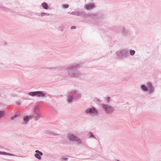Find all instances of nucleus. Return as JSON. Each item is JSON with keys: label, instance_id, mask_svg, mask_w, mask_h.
<instances>
[{"label": "nucleus", "instance_id": "obj_33", "mask_svg": "<svg viewBox=\"0 0 161 161\" xmlns=\"http://www.w3.org/2000/svg\"><path fill=\"white\" fill-rule=\"evenodd\" d=\"M6 150L7 151H10V149H9L8 148H6Z\"/></svg>", "mask_w": 161, "mask_h": 161}, {"label": "nucleus", "instance_id": "obj_14", "mask_svg": "<svg viewBox=\"0 0 161 161\" xmlns=\"http://www.w3.org/2000/svg\"><path fill=\"white\" fill-rule=\"evenodd\" d=\"M29 117L28 115H25L23 117V124L24 125H26L27 124L29 121Z\"/></svg>", "mask_w": 161, "mask_h": 161}, {"label": "nucleus", "instance_id": "obj_25", "mask_svg": "<svg viewBox=\"0 0 161 161\" xmlns=\"http://www.w3.org/2000/svg\"><path fill=\"white\" fill-rule=\"evenodd\" d=\"M111 100L110 97H106V100L107 103H109Z\"/></svg>", "mask_w": 161, "mask_h": 161}, {"label": "nucleus", "instance_id": "obj_5", "mask_svg": "<svg viewBox=\"0 0 161 161\" xmlns=\"http://www.w3.org/2000/svg\"><path fill=\"white\" fill-rule=\"evenodd\" d=\"M62 76L66 77H76L81 75L80 71H62Z\"/></svg>", "mask_w": 161, "mask_h": 161}, {"label": "nucleus", "instance_id": "obj_17", "mask_svg": "<svg viewBox=\"0 0 161 161\" xmlns=\"http://www.w3.org/2000/svg\"><path fill=\"white\" fill-rule=\"evenodd\" d=\"M41 6L42 8L45 9H48L49 8V6L47 3L46 2H43L41 4Z\"/></svg>", "mask_w": 161, "mask_h": 161}, {"label": "nucleus", "instance_id": "obj_9", "mask_svg": "<svg viewBox=\"0 0 161 161\" xmlns=\"http://www.w3.org/2000/svg\"><path fill=\"white\" fill-rule=\"evenodd\" d=\"M117 56L120 58L124 56L126 57L129 55L128 52L126 49H123L120 51H117L116 52Z\"/></svg>", "mask_w": 161, "mask_h": 161}, {"label": "nucleus", "instance_id": "obj_19", "mask_svg": "<svg viewBox=\"0 0 161 161\" xmlns=\"http://www.w3.org/2000/svg\"><path fill=\"white\" fill-rule=\"evenodd\" d=\"M130 54L131 56L134 55L135 53V51L134 50L130 49L129 51Z\"/></svg>", "mask_w": 161, "mask_h": 161}, {"label": "nucleus", "instance_id": "obj_18", "mask_svg": "<svg viewBox=\"0 0 161 161\" xmlns=\"http://www.w3.org/2000/svg\"><path fill=\"white\" fill-rule=\"evenodd\" d=\"M45 134H50L53 136H55L57 135L56 134L53 132V131L50 130H48L46 131V132H45Z\"/></svg>", "mask_w": 161, "mask_h": 161}, {"label": "nucleus", "instance_id": "obj_29", "mask_svg": "<svg viewBox=\"0 0 161 161\" xmlns=\"http://www.w3.org/2000/svg\"><path fill=\"white\" fill-rule=\"evenodd\" d=\"M16 104L19 105H21V103L19 101H17L16 102Z\"/></svg>", "mask_w": 161, "mask_h": 161}, {"label": "nucleus", "instance_id": "obj_11", "mask_svg": "<svg viewBox=\"0 0 161 161\" xmlns=\"http://www.w3.org/2000/svg\"><path fill=\"white\" fill-rule=\"evenodd\" d=\"M85 113L87 114H91L95 115L98 114V111L94 107H92L90 108H88L85 111Z\"/></svg>", "mask_w": 161, "mask_h": 161}, {"label": "nucleus", "instance_id": "obj_22", "mask_svg": "<svg viewBox=\"0 0 161 161\" xmlns=\"http://www.w3.org/2000/svg\"><path fill=\"white\" fill-rule=\"evenodd\" d=\"M4 115V112L3 111H0V118Z\"/></svg>", "mask_w": 161, "mask_h": 161}, {"label": "nucleus", "instance_id": "obj_34", "mask_svg": "<svg viewBox=\"0 0 161 161\" xmlns=\"http://www.w3.org/2000/svg\"><path fill=\"white\" fill-rule=\"evenodd\" d=\"M4 44L5 45H6L7 44V43L6 42H5V43H4Z\"/></svg>", "mask_w": 161, "mask_h": 161}, {"label": "nucleus", "instance_id": "obj_8", "mask_svg": "<svg viewBox=\"0 0 161 161\" xmlns=\"http://www.w3.org/2000/svg\"><path fill=\"white\" fill-rule=\"evenodd\" d=\"M68 138L70 141L76 142L79 144L81 143V139L73 134H69L68 135Z\"/></svg>", "mask_w": 161, "mask_h": 161}, {"label": "nucleus", "instance_id": "obj_21", "mask_svg": "<svg viewBox=\"0 0 161 161\" xmlns=\"http://www.w3.org/2000/svg\"><path fill=\"white\" fill-rule=\"evenodd\" d=\"M2 10L4 11H7V12H8L10 11L9 9L8 8H7L5 7L4 6L3 7Z\"/></svg>", "mask_w": 161, "mask_h": 161}, {"label": "nucleus", "instance_id": "obj_2", "mask_svg": "<svg viewBox=\"0 0 161 161\" xmlns=\"http://www.w3.org/2000/svg\"><path fill=\"white\" fill-rule=\"evenodd\" d=\"M71 14L78 16H80L83 18H86L87 17H92V18L95 19H97V14H87L86 12L82 11H73L71 13Z\"/></svg>", "mask_w": 161, "mask_h": 161}, {"label": "nucleus", "instance_id": "obj_24", "mask_svg": "<svg viewBox=\"0 0 161 161\" xmlns=\"http://www.w3.org/2000/svg\"><path fill=\"white\" fill-rule=\"evenodd\" d=\"M69 7V5L68 4H64L62 5V7L64 8H67Z\"/></svg>", "mask_w": 161, "mask_h": 161}, {"label": "nucleus", "instance_id": "obj_26", "mask_svg": "<svg viewBox=\"0 0 161 161\" xmlns=\"http://www.w3.org/2000/svg\"><path fill=\"white\" fill-rule=\"evenodd\" d=\"M89 137H94V135L92 132H90L89 133Z\"/></svg>", "mask_w": 161, "mask_h": 161}, {"label": "nucleus", "instance_id": "obj_20", "mask_svg": "<svg viewBox=\"0 0 161 161\" xmlns=\"http://www.w3.org/2000/svg\"><path fill=\"white\" fill-rule=\"evenodd\" d=\"M50 14L42 12L41 13V16H48Z\"/></svg>", "mask_w": 161, "mask_h": 161}, {"label": "nucleus", "instance_id": "obj_36", "mask_svg": "<svg viewBox=\"0 0 161 161\" xmlns=\"http://www.w3.org/2000/svg\"><path fill=\"white\" fill-rule=\"evenodd\" d=\"M116 161H120V160H116Z\"/></svg>", "mask_w": 161, "mask_h": 161}, {"label": "nucleus", "instance_id": "obj_15", "mask_svg": "<svg viewBox=\"0 0 161 161\" xmlns=\"http://www.w3.org/2000/svg\"><path fill=\"white\" fill-rule=\"evenodd\" d=\"M0 155H6L10 156H17V155L5 152L0 151Z\"/></svg>", "mask_w": 161, "mask_h": 161}, {"label": "nucleus", "instance_id": "obj_3", "mask_svg": "<svg viewBox=\"0 0 161 161\" xmlns=\"http://www.w3.org/2000/svg\"><path fill=\"white\" fill-rule=\"evenodd\" d=\"M67 101L69 103H72L74 99H78L81 97V93L76 90H71L68 92Z\"/></svg>", "mask_w": 161, "mask_h": 161}, {"label": "nucleus", "instance_id": "obj_13", "mask_svg": "<svg viewBox=\"0 0 161 161\" xmlns=\"http://www.w3.org/2000/svg\"><path fill=\"white\" fill-rule=\"evenodd\" d=\"M96 7L95 4L94 3H90L85 5V7L86 9L89 10L93 9Z\"/></svg>", "mask_w": 161, "mask_h": 161}, {"label": "nucleus", "instance_id": "obj_23", "mask_svg": "<svg viewBox=\"0 0 161 161\" xmlns=\"http://www.w3.org/2000/svg\"><path fill=\"white\" fill-rule=\"evenodd\" d=\"M18 117V115L17 114H15L14 116H12L11 118V120H14L15 119L17 118Z\"/></svg>", "mask_w": 161, "mask_h": 161}, {"label": "nucleus", "instance_id": "obj_10", "mask_svg": "<svg viewBox=\"0 0 161 161\" xmlns=\"http://www.w3.org/2000/svg\"><path fill=\"white\" fill-rule=\"evenodd\" d=\"M39 110V107L37 106H36L34 109V112L36 115L34 117V120L35 121L38 120L41 116Z\"/></svg>", "mask_w": 161, "mask_h": 161}, {"label": "nucleus", "instance_id": "obj_7", "mask_svg": "<svg viewBox=\"0 0 161 161\" xmlns=\"http://www.w3.org/2000/svg\"><path fill=\"white\" fill-rule=\"evenodd\" d=\"M28 94L31 96H36L38 97H46V94L42 91H37L30 92Z\"/></svg>", "mask_w": 161, "mask_h": 161}, {"label": "nucleus", "instance_id": "obj_31", "mask_svg": "<svg viewBox=\"0 0 161 161\" xmlns=\"http://www.w3.org/2000/svg\"><path fill=\"white\" fill-rule=\"evenodd\" d=\"M97 101L98 102H101V100L100 99H97Z\"/></svg>", "mask_w": 161, "mask_h": 161}, {"label": "nucleus", "instance_id": "obj_37", "mask_svg": "<svg viewBox=\"0 0 161 161\" xmlns=\"http://www.w3.org/2000/svg\"><path fill=\"white\" fill-rule=\"evenodd\" d=\"M63 31V29H62L61 31Z\"/></svg>", "mask_w": 161, "mask_h": 161}, {"label": "nucleus", "instance_id": "obj_12", "mask_svg": "<svg viewBox=\"0 0 161 161\" xmlns=\"http://www.w3.org/2000/svg\"><path fill=\"white\" fill-rule=\"evenodd\" d=\"M35 152L36 153L34 154L35 157L37 159L41 160V156L43 155L42 152L38 150H36Z\"/></svg>", "mask_w": 161, "mask_h": 161}, {"label": "nucleus", "instance_id": "obj_35", "mask_svg": "<svg viewBox=\"0 0 161 161\" xmlns=\"http://www.w3.org/2000/svg\"><path fill=\"white\" fill-rule=\"evenodd\" d=\"M71 12H68V14H71Z\"/></svg>", "mask_w": 161, "mask_h": 161}, {"label": "nucleus", "instance_id": "obj_1", "mask_svg": "<svg viewBox=\"0 0 161 161\" xmlns=\"http://www.w3.org/2000/svg\"><path fill=\"white\" fill-rule=\"evenodd\" d=\"M83 63H80L79 64L74 63L69 65H65L63 66H59L57 67H51L45 68L47 69H54L55 70H61V69H78L80 68L82 65Z\"/></svg>", "mask_w": 161, "mask_h": 161}, {"label": "nucleus", "instance_id": "obj_27", "mask_svg": "<svg viewBox=\"0 0 161 161\" xmlns=\"http://www.w3.org/2000/svg\"><path fill=\"white\" fill-rule=\"evenodd\" d=\"M62 160H64V161H66V160H67V158H66L64 157H63L62 158Z\"/></svg>", "mask_w": 161, "mask_h": 161}, {"label": "nucleus", "instance_id": "obj_28", "mask_svg": "<svg viewBox=\"0 0 161 161\" xmlns=\"http://www.w3.org/2000/svg\"><path fill=\"white\" fill-rule=\"evenodd\" d=\"M76 26H72L71 27H70V29H76Z\"/></svg>", "mask_w": 161, "mask_h": 161}, {"label": "nucleus", "instance_id": "obj_16", "mask_svg": "<svg viewBox=\"0 0 161 161\" xmlns=\"http://www.w3.org/2000/svg\"><path fill=\"white\" fill-rule=\"evenodd\" d=\"M121 32L123 36H126L127 35L128 33L129 32V30H126L124 28H123Z\"/></svg>", "mask_w": 161, "mask_h": 161}, {"label": "nucleus", "instance_id": "obj_4", "mask_svg": "<svg viewBox=\"0 0 161 161\" xmlns=\"http://www.w3.org/2000/svg\"><path fill=\"white\" fill-rule=\"evenodd\" d=\"M147 86L144 85H142L140 86V88L143 92L147 91V94L150 95L154 91V87L153 86L151 83L150 82L147 83Z\"/></svg>", "mask_w": 161, "mask_h": 161}, {"label": "nucleus", "instance_id": "obj_6", "mask_svg": "<svg viewBox=\"0 0 161 161\" xmlns=\"http://www.w3.org/2000/svg\"><path fill=\"white\" fill-rule=\"evenodd\" d=\"M101 106L103 109L107 114H112L114 111L113 107L110 105L102 104Z\"/></svg>", "mask_w": 161, "mask_h": 161}, {"label": "nucleus", "instance_id": "obj_32", "mask_svg": "<svg viewBox=\"0 0 161 161\" xmlns=\"http://www.w3.org/2000/svg\"><path fill=\"white\" fill-rule=\"evenodd\" d=\"M28 116L29 117V119H31L32 117H33V116L34 117V115H30V116Z\"/></svg>", "mask_w": 161, "mask_h": 161}, {"label": "nucleus", "instance_id": "obj_30", "mask_svg": "<svg viewBox=\"0 0 161 161\" xmlns=\"http://www.w3.org/2000/svg\"><path fill=\"white\" fill-rule=\"evenodd\" d=\"M3 7L2 4H0V9L2 10Z\"/></svg>", "mask_w": 161, "mask_h": 161}]
</instances>
